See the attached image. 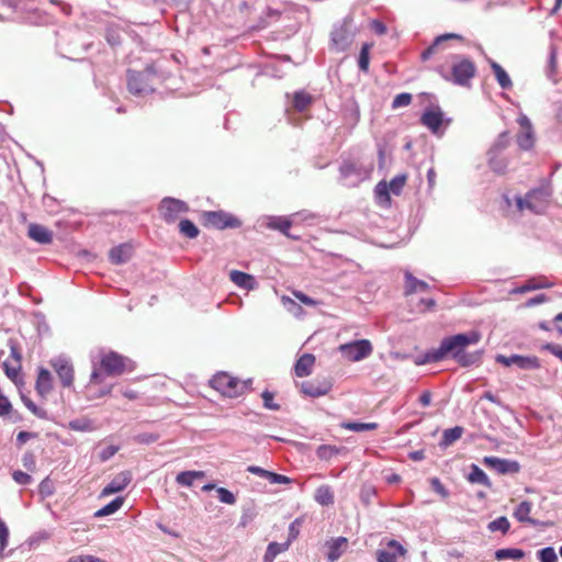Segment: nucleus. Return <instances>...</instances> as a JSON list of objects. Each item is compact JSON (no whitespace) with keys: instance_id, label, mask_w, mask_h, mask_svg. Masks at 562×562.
I'll return each mask as SVG.
<instances>
[{"instance_id":"1","label":"nucleus","mask_w":562,"mask_h":562,"mask_svg":"<svg viewBox=\"0 0 562 562\" xmlns=\"http://www.w3.org/2000/svg\"><path fill=\"white\" fill-rule=\"evenodd\" d=\"M135 362L116 351L108 350L100 353L99 363L91 372L89 384L87 385L88 398L94 400L106 396L111 393L112 386L101 390L99 393L92 392L94 385L101 384L104 376H121L135 370Z\"/></svg>"},{"instance_id":"31","label":"nucleus","mask_w":562,"mask_h":562,"mask_svg":"<svg viewBox=\"0 0 562 562\" xmlns=\"http://www.w3.org/2000/svg\"><path fill=\"white\" fill-rule=\"evenodd\" d=\"M205 476L203 471H183L176 476V482L182 486H192L195 479Z\"/></svg>"},{"instance_id":"25","label":"nucleus","mask_w":562,"mask_h":562,"mask_svg":"<svg viewBox=\"0 0 562 562\" xmlns=\"http://www.w3.org/2000/svg\"><path fill=\"white\" fill-rule=\"evenodd\" d=\"M405 280H406V285H405V294L406 295H411L418 291L424 292V291H427L429 288V285L425 281L416 279L411 272L405 273Z\"/></svg>"},{"instance_id":"18","label":"nucleus","mask_w":562,"mask_h":562,"mask_svg":"<svg viewBox=\"0 0 562 562\" xmlns=\"http://www.w3.org/2000/svg\"><path fill=\"white\" fill-rule=\"evenodd\" d=\"M27 236L40 244H50L53 241V233L48 228L40 224H30Z\"/></svg>"},{"instance_id":"15","label":"nucleus","mask_w":562,"mask_h":562,"mask_svg":"<svg viewBox=\"0 0 562 562\" xmlns=\"http://www.w3.org/2000/svg\"><path fill=\"white\" fill-rule=\"evenodd\" d=\"M53 368L60 379L63 386L69 387L72 385L75 371L74 367L68 361L58 359L53 362Z\"/></svg>"},{"instance_id":"26","label":"nucleus","mask_w":562,"mask_h":562,"mask_svg":"<svg viewBox=\"0 0 562 562\" xmlns=\"http://www.w3.org/2000/svg\"><path fill=\"white\" fill-rule=\"evenodd\" d=\"M229 278H231L232 282H234L236 285H238L243 289H247V290L254 289V283H255L254 277L246 272L238 271V270H232L229 273Z\"/></svg>"},{"instance_id":"43","label":"nucleus","mask_w":562,"mask_h":562,"mask_svg":"<svg viewBox=\"0 0 562 562\" xmlns=\"http://www.w3.org/2000/svg\"><path fill=\"white\" fill-rule=\"evenodd\" d=\"M281 302H282L283 306L286 307L288 311L293 313L294 315L303 314V308L301 307V305H299L291 297L283 295V296H281Z\"/></svg>"},{"instance_id":"33","label":"nucleus","mask_w":562,"mask_h":562,"mask_svg":"<svg viewBox=\"0 0 562 562\" xmlns=\"http://www.w3.org/2000/svg\"><path fill=\"white\" fill-rule=\"evenodd\" d=\"M124 503L123 497H116L112 502H110L108 505L103 506L99 510L95 512V517H104L114 514L117 512Z\"/></svg>"},{"instance_id":"54","label":"nucleus","mask_w":562,"mask_h":562,"mask_svg":"<svg viewBox=\"0 0 562 562\" xmlns=\"http://www.w3.org/2000/svg\"><path fill=\"white\" fill-rule=\"evenodd\" d=\"M430 484L432 490L441 495L443 498H447L449 496L448 490L443 486V484L440 482L438 477L430 479Z\"/></svg>"},{"instance_id":"49","label":"nucleus","mask_w":562,"mask_h":562,"mask_svg":"<svg viewBox=\"0 0 562 562\" xmlns=\"http://www.w3.org/2000/svg\"><path fill=\"white\" fill-rule=\"evenodd\" d=\"M9 528L4 520L0 519V555H2L3 550L8 546L9 541Z\"/></svg>"},{"instance_id":"48","label":"nucleus","mask_w":562,"mask_h":562,"mask_svg":"<svg viewBox=\"0 0 562 562\" xmlns=\"http://www.w3.org/2000/svg\"><path fill=\"white\" fill-rule=\"evenodd\" d=\"M412 102V94L407 92H403L397 94L392 102V108L397 109L402 106H407Z\"/></svg>"},{"instance_id":"22","label":"nucleus","mask_w":562,"mask_h":562,"mask_svg":"<svg viewBox=\"0 0 562 562\" xmlns=\"http://www.w3.org/2000/svg\"><path fill=\"white\" fill-rule=\"evenodd\" d=\"M532 503L529 501L521 502L514 512V517L520 522H528L536 526L537 520L530 517Z\"/></svg>"},{"instance_id":"42","label":"nucleus","mask_w":562,"mask_h":562,"mask_svg":"<svg viewBox=\"0 0 562 562\" xmlns=\"http://www.w3.org/2000/svg\"><path fill=\"white\" fill-rule=\"evenodd\" d=\"M510 528V524L508 519L504 516L496 518L495 520L488 524L490 531H502L506 533Z\"/></svg>"},{"instance_id":"9","label":"nucleus","mask_w":562,"mask_h":562,"mask_svg":"<svg viewBox=\"0 0 562 562\" xmlns=\"http://www.w3.org/2000/svg\"><path fill=\"white\" fill-rule=\"evenodd\" d=\"M331 381L326 378H315L300 384L301 392L311 397L324 396L331 390Z\"/></svg>"},{"instance_id":"13","label":"nucleus","mask_w":562,"mask_h":562,"mask_svg":"<svg viewBox=\"0 0 562 562\" xmlns=\"http://www.w3.org/2000/svg\"><path fill=\"white\" fill-rule=\"evenodd\" d=\"M449 40L464 42V37L457 33H446V34L439 35L435 38L434 43L422 53V55H420L422 59L427 60L432 55H435L438 52H440L441 49H443L445 43Z\"/></svg>"},{"instance_id":"21","label":"nucleus","mask_w":562,"mask_h":562,"mask_svg":"<svg viewBox=\"0 0 562 562\" xmlns=\"http://www.w3.org/2000/svg\"><path fill=\"white\" fill-rule=\"evenodd\" d=\"M348 546V539L345 537H338L328 543L327 559L329 562L338 560Z\"/></svg>"},{"instance_id":"61","label":"nucleus","mask_w":562,"mask_h":562,"mask_svg":"<svg viewBox=\"0 0 562 562\" xmlns=\"http://www.w3.org/2000/svg\"><path fill=\"white\" fill-rule=\"evenodd\" d=\"M370 27L378 34L384 35L387 32V27L385 24L379 20H372L370 22Z\"/></svg>"},{"instance_id":"19","label":"nucleus","mask_w":562,"mask_h":562,"mask_svg":"<svg viewBox=\"0 0 562 562\" xmlns=\"http://www.w3.org/2000/svg\"><path fill=\"white\" fill-rule=\"evenodd\" d=\"M315 363V357L312 353L302 355L295 362L294 372L299 378L307 376L312 373Z\"/></svg>"},{"instance_id":"8","label":"nucleus","mask_w":562,"mask_h":562,"mask_svg":"<svg viewBox=\"0 0 562 562\" xmlns=\"http://www.w3.org/2000/svg\"><path fill=\"white\" fill-rule=\"evenodd\" d=\"M339 350L349 361H360L371 355L372 346L369 340L361 339L340 345Z\"/></svg>"},{"instance_id":"52","label":"nucleus","mask_w":562,"mask_h":562,"mask_svg":"<svg viewBox=\"0 0 562 562\" xmlns=\"http://www.w3.org/2000/svg\"><path fill=\"white\" fill-rule=\"evenodd\" d=\"M292 294L294 295L295 299H297L301 303L307 305V306H316L318 305V302L312 297H310L308 295H306L305 293L301 292V291H297V290H292Z\"/></svg>"},{"instance_id":"40","label":"nucleus","mask_w":562,"mask_h":562,"mask_svg":"<svg viewBox=\"0 0 562 562\" xmlns=\"http://www.w3.org/2000/svg\"><path fill=\"white\" fill-rule=\"evenodd\" d=\"M127 87L130 92L139 94L144 91V87H147V85L144 82L143 77L138 74L128 78Z\"/></svg>"},{"instance_id":"12","label":"nucleus","mask_w":562,"mask_h":562,"mask_svg":"<svg viewBox=\"0 0 562 562\" xmlns=\"http://www.w3.org/2000/svg\"><path fill=\"white\" fill-rule=\"evenodd\" d=\"M407 550L396 540H390L385 549L376 551L378 562H396L398 557L406 555Z\"/></svg>"},{"instance_id":"14","label":"nucleus","mask_w":562,"mask_h":562,"mask_svg":"<svg viewBox=\"0 0 562 562\" xmlns=\"http://www.w3.org/2000/svg\"><path fill=\"white\" fill-rule=\"evenodd\" d=\"M443 122V113L439 108L428 109L420 117V123L429 128L432 133H437Z\"/></svg>"},{"instance_id":"23","label":"nucleus","mask_w":562,"mask_h":562,"mask_svg":"<svg viewBox=\"0 0 562 562\" xmlns=\"http://www.w3.org/2000/svg\"><path fill=\"white\" fill-rule=\"evenodd\" d=\"M497 360L499 362H503L506 366H510V364L515 363L522 369L538 367V360L536 358H527V357H521V356H513L510 358H505L503 356H499L497 358Z\"/></svg>"},{"instance_id":"55","label":"nucleus","mask_w":562,"mask_h":562,"mask_svg":"<svg viewBox=\"0 0 562 562\" xmlns=\"http://www.w3.org/2000/svg\"><path fill=\"white\" fill-rule=\"evenodd\" d=\"M358 169L355 162L352 161H345L340 167V173L347 178L351 175L357 173Z\"/></svg>"},{"instance_id":"53","label":"nucleus","mask_w":562,"mask_h":562,"mask_svg":"<svg viewBox=\"0 0 562 562\" xmlns=\"http://www.w3.org/2000/svg\"><path fill=\"white\" fill-rule=\"evenodd\" d=\"M547 286H550V285L546 284V283H537L535 280H530L526 284H524L520 288L516 289V292L517 293H525V292H528V291H532V290L541 289V288H547Z\"/></svg>"},{"instance_id":"45","label":"nucleus","mask_w":562,"mask_h":562,"mask_svg":"<svg viewBox=\"0 0 562 562\" xmlns=\"http://www.w3.org/2000/svg\"><path fill=\"white\" fill-rule=\"evenodd\" d=\"M316 453L319 459L328 460L338 453V449L335 446L323 445L317 448Z\"/></svg>"},{"instance_id":"63","label":"nucleus","mask_w":562,"mask_h":562,"mask_svg":"<svg viewBox=\"0 0 562 562\" xmlns=\"http://www.w3.org/2000/svg\"><path fill=\"white\" fill-rule=\"evenodd\" d=\"M431 402V393L429 391H424L419 396V403L422 406L427 407Z\"/></svg>"},{"instance_id":"38","label":"nucleus","mask_w":562,"mask_h":562,"mask_svg":"<svg viewBox=\"0 0 562 562\" xmlns=\"http://www.w3.org/2000/svg\"><path fill=\"white\" fill-rule=\"evenodd\" d=\"M268 226L270 228H273V229H278L280 231L281 233H283L284 235L286 236H291L290 233H289V229L291 228L292 226V223L291 221H289L288 218L285 217H276V218H272L269 223H268Z\"/></svg>"},{"instance_id":"57","label":"nucleus","mask_w":562,"mask_h":562,"mask_svg":"<svg viewBox=\"0 0 562 562\" xmlns=\"http://www.w3.org/2000/svg\"><path fill=\"white\" fill-rule=\"evenodd\" d=\"M158 439H159V436L157 434H149V432L139 434L136 437L137 442L145 443V445L153 443V442L157 441Z\"/></svg>"},{"instance_id":"3","label":"nucleus","mask_w":562,"mask_h":562,"mask_svg":"<svg viewBox=\"0 0 562 562\" xmlns=\"http://www.w3.org/2000/svg\"><path fill=\"white\" fill-rule=\"evenodd\" d=\"M252 380H239L227 372H218L210 380V385L223 396L235 398L250 391Z\"/></svg>"},{"instance_id":"16","label":"nucleus","mask_w":562,"mask_h":562,"mask_svg":"<svg viewBox=\"0 0 562 562\" xmlns=\"http://www.w3.org/2000/svg\"><path fill=\"white\" fill-rule=\"evenodd\" d=\"M132 476L130 472L119 473L106 486L103 487L101 496H109L123 491L130 483Z\"/></svg>"},{"instance_id":"56","label":"nucleus","mask_w":562,"mask_h":562,"mask_svg":"<svg viewBox=\"0 0 562 562\" xmlns=\"http://www.w3.org/2000/svg\"><path fill=\"white\" fill-rule=\"evenodd\" d=\"M267 480L272 484H289L291 482L290 477L274 472H269Z\"/></svg>"},{"instance_id":"58","label":"nucleus","mask_w":562,"mask_h":562,"mask_svg":"<svg viewBox=\"0 0 562 562\" xmlns=\"http://www.w3.org/2000/svg\"><path fill=\"white\" fill-rule=\"evenodd\" d=\"M375 193L379 198H384L386 201H390V190L385 181H381L378 183L375 188Z\"/></svg>"},{"instance_id":"59","label":"nucleus","mask_w":562,"mask_h":562,"mask_svg":"<svg viewBox=\"0 0 562 562\" xmlns=\"http://www.w3.org/2000/svg\"><path fill=\"white\" fill-rule=\"evenodd\" d=\"M119 451V447L116 446H108L99 454L101 461H106L112 458Z\"/></svg>"},{"instance_id":"34","label":"nucleus","mask_w":562,"mask_h":562,"mask_svg":"<svg viewBox=\"0 0 562 562\" xmlns=\"http://www.w3.org/2000/svg\"><path fill=\"white\" fill-rule=\"evenodd\" d=\"M373 47V43H364L361 47L358 66L361 71L367 72L370 64V49Z\"/></svg>"},{"instance_id":"50","label":"nucleus","mask_w":562,"mask_h":562,"mask_svg":"<svg viewBox=\"0 0 562 562\" xmlns=\"http://www.w3.org/2000/svg\"><path fill=\"white\" fill-rule=\"evenodd\" d=\"M3 368H4L5 374L9 379H11L12 381H15L18 379L20 370H21L20 362L15 363L14 366H11L9 362L5 361V362H3Z\"/></svg>"},{"instance_id":"2","label":"nucleus","mask_w":562,"mask_h":562,"mask_svg":"<svg viewBox=\"0 0 562 562\" xmlns=\"http://www.w3.org/2000/svg\"><path fill=\"white\" fill-rule=\"evenodd\" d=\"M479 336L476 334H472V336H468L465 334H458L448 338H445L439 348L427 352L425 355V359L422 363L426 362H438L442 360L448 355H452L453 358H458L459 355L463 351V349L470 345L477 342Z\"/></svg>"},{"instance_id":"64","label":"nucleus","mask_w":562,"mask_h":562,"mask_svg":"<svg viewBox=\"0 0 562 562\" xmlns=\"http://www.w3.org/2000/svg\"><path fill=\"white\" fill-rule=\"evenodd\" d=\"M547 349L550 350V352L552 355H554L562 361V346L561 345H548Z\"/></svg>"},{"instance_id":"32","label":"nucleus","mask_w":562,"mask_h":562,"mask_svg":"<svg viewBox=\"0 0 562 562\" xmlns=\"http://www.w3.org/2000/svg\"><path fill=\"white\" fill-rule=\"evenodd\" d=\"M289 549V542L285 543H278V542H271L269 543L266 553L263 555V561L273 562L276 557L280 554L281 552H284Z\"/></svg>"},{"instance_id":"47","label":"nucleus","mask_w":562,"mask_h":562,"mask_svg":"<svg viewBox=\"0 0 562 562\" xmlns=\"http://www.w3.org/2000/svg\"><path fill=\"white\" fill-rule=\"evenodd\" d=\"M540 562H558V557L553 548L547 547L538 552Z\"/></svg>"},{"instance_id":"37","label":"nucleus","mask_w":562,"mask_h":562,"mask_svg":"<svg viewBox=\"0 0 562 562\" xmlns=\"http://www.w3.org/2000/svg\"><path fill=\"white\" fill-rule=\"evenodd\" d=\"M179 231L183 236L190 239L198 237L200 233L199 228L190 220H181L179 223Z\"/></svg>"},{"instance_id":"6","label":"nucleus","mask_w":562,"mask_h":562,"mask_svg":"<svg viewBox=\"0 0 562 562\" xmlns=\"http://www.w3.org/2000/svg\"><path fill=\"white\" fill-rule=\"evenodd\" d=\"M476 75V66L468 57L457 56L451 66V80L459 86H469Z\"/></svg>"},{"instance_id":"20","label":"nucleus","mask_w":562,"mask_h":562,"mask_svg":"<svg viewBox=\"0 0 562 562\" xmlns=\"http://www.w3.org/2000/svg\"><path fill=\"white\" fill-rule=\"evenodd\" d=\"M132 257V246L128 244H121L113 247L109 252V259L113 265H121L126 262Z\"/></svg>"},{"instance_id":"41","label":"nucleus","mask_w":562,"mask_h":562,"mask_svg":"<svg viewBox=\"0 0 562 562\" xmlns=\"http://www.w3.org/2000/svg\"><path fill=\"white\" fill-rule=\"evenodd\" d=\"M342 428L345 429H348V430H351V431H368V430H374L378 428V424L376 423H355V422H349V423H344L341 425Z\"/></svg>"},{"instance_id":"44","label":"nucleus","mask_w":562,"mask_h":562,"mask_svg":"<svg viewBox=\"0 0 562 562\" xmlns=\"http://www.w3.org/2000/svg\"><path fill=\"white\" fill-rule=\"evenodd\" d=\"M261 397L263 401V406L267 409H270V411H279L280 409V405L274 402V393L266 390L262 392Z\"/></svg>"},{"instance_id":"30","label":"nucleus","mask_w":562,"mask_h":562,"mask_svg":"<svg viewBox=\"0 0 562 562\" xmlns=\"http://www.w3.org/2000/svg\"><path fill=\"white\" fill-rule=\"evenodd\" d=\"M468 480L471 483L482 484V485H484L486 487H491L492 486V483H491L488 476L476 464H472L471 465V472H470V474L468 476Z\"/></svg>"},{"instance_id":"24","label":"nucleus","mask_w":562,"mask_h":562,"mask_svg":"<svg viewBox=\"0 0 562 562\" xmlns=\"http://www.w3.org/2000/svg\"><path fill=\"white\" fill-rule=\"evenodd\" d=\"M52 390V375L47 369H41L36 380V391L45 396Z\"/></svg>"},{"instance_id":"29","label":"nucleus","mask_w":562,"mask_h":562,"mask_svg":"<svg viewBox=\"0 0 562 562\" xmlns=\"http://www.w3.org/2000/svg\"><path fill=\"white\" fill-rule=\"evenodd\" d=\"M314 498H315V501L318 504H321L323 506H328V505H333L334 504L335 496H334V492L330 488V486H328V485H321L315 491Z\"/></svg>"},{"instance_id":"36","label":"nucleus","mask_w":562,"mask_h":562,"mask_svg":"<svg viewBox=\"0 0 562 562\" xmlns=\"http://www.w3.org/2000/svg\"><path fill=\"white\" fill-rule=\"evenodd\" d=\"M525 557V553L520 549H499L495 552V559L501 561L505 559L520 560Z\"/></svg>"},{"instance_id":"28","label":"nucleus","mask_w":562,"mask_h":562,"mask_svg":"<svg viewBox=\"0 0 562 562\" xmlns=\"http://www.w3.org/2000/svg\"><path fill=\"white\" fill-rule=\"evenodd\" d=\"M292 103H293V108L296 111L303 112V111L307 110L311 106V104L313 103V97L304 90L296 91L293 94Z\"/></svg>"},{"instance_id":"7","label":"nucleus","mask_w":562,"mask_h":562,"mask_svg":"<svg viewBox=\"0 0 562 562\" xmlns=\"http://www.w3.org/2000/svg\"><path fill=\"white\" fill-rule=\"evenodd\" d=\"M158 211L165 222L171 223L189 212V205L175 198H165L161 200Z\"/></svg>"},{"instance_id":"35","label":"nucleus","mask_w":562,"mask_h":562,"mask_svg":"<svg viewBox=\"0 0 562 562\" xmlns=\"http://www.w3.org/2000/svg\"><path fill=\"white\" fill-rule=\"evenodd\" d=\"M462 435H463V428L461 426L448 428L442 434V443L445 446H450L454 441L460 439Z\"/></svg>"},{"instance_id":"11","label":"nucleus","mask_w":562,"mask_h":562,"mask_svg":"<svg viewBox=\"0 0 562 562\" xmlns=\"http://www.w3.org/2000/svg\"><path fill=\"white\" fill-rule=\"evenodd\" d=\"M519 133L517 134V144L520 149L529 150L535 145V133L529 119L526 115H521L518 119Z\"/></svg>"},{"instance_id":"62","label":"nucleus","mask_w":562,"mask_h":562,"mask_svg":"<svg viewBox=\"0 0 562 562\" xmlns=\"http://www.w3.org/2000/svg\"><path fill=\"white\" fill-rule=\"evenodd\" d=\"M247 471H248L249 473H252V474L259 475V476L265 477V479H268V474H269V472H270V471L265 470V469H262V468H260V467H257V465H249V467L247 468Z\"/></svg>"},{"instance_id":"60","label":"nucleus","mask_w":562,"mask_h":562,"mask_svg":"<svg viewBox=\"0 0 562 562\" xmlns=\"http://www.w3.org/2000/svg\"><path fill=\"white\" fill-rule=\"evenodd\" d=\"M13 480L18 483V484H21V485H26L30 483L31 481V476L23 472V471H15L13 473Z\"/></svg>"},{"instance_id":"5","label":"nucleus","mask_w":562,"mask_h":562,"mask_svg":"<svg viewBox=\"0 0 562 562\" xmlns=\"http://www.w3.org/2000/svg\"><path fill=\"white\" fill-rule=\"evenodd\" d=\"M201 223L207 228L225 229L238 228L241 221L224 211H205L201 214Z\"/></svg>"},{"instance_id":"17","label":"nucleus","mask_w":562,"mask_h":562,"mask_svg":"<svg viewBox=\"0 0 562 562\" xmlns=\"http://www.w3.org/2000/svg\"><path fill=\"white\" fill-rule=\"evenodd\" d=\"M331 42L336 50L344 52L352 43V34L347 26H340L331 33Z\"/></svg>"},{"instance_id":"27","label":"nucleus","mask_w":562,"mask_h":562,"mask_svg":"<svg viewBox=\"0 0 562 562\" xmlns=\"http://www.w3.org/2000/svg\"><path fill=\"white\" fill-rule=\"evenodd\" d=\"M490 66L493 70V74L498 82V85L503 88V89H509L512 88L513 86V82L508 76V74L506 72V70L499 65L497 64L496 61L494 60H491L490 61Z\"/></svg>"},{"instance_id":"46","label":"nucleus","mask_w":562,"mask_h":562,"mask_svg":"<svg viewBox=\"0 0 562 562\" xmlns=\"http://www.w3.org/2000/svg\"><path fill=\"white\" fill-rule=\"evenodd\" d=\"M216 493H217L218 499L222 503L228 504V505H233V504L236 503L235 495L231 491H228L227 488H225V487H217L216 488Z\"/></svg>"},{"instance_id":"10","label":"nucleus","mask_w":562,"mask_h":562,"mask_svg":"<svg viewBox=\"0 0 562 562\" xmlns=\"http://www.w3.org/2000/svg\"><path fill=\"white\" fill-rule=\"evenodd\" d=\"M483 463L502 475L516 474L520 471V464L515 460L501 459L497 457H484Z\"/></svg>"},{"instance_id":"39","label":"nucleus","mask_w":562,"mask_h":562,"mask_svg":"<svg viewBox=\"0 0 562 562\" xmlns=\"http://www.w3.org/2000/svg\"><path fill=\"white\" fill-rule=\"evenodd\" d=\"M406 181H407L406 173H401V175L395 176L390 181V183H387L390 192H392L395 195H398L402 192L403 188L405 187Z\"/></svg>"},{"instance_id":"51","label":"nucleus","mask_w":562,"mask_h":562,"mask_svg":"<svg viewBox=\"0 0 562 562\" xmlns=\"http://www.w3.org/2000/svg\"><path fill=\"white\" fill-rule=\"evenodd\" d=\"M301 519L296 518L294 521H292L289 526V538L288 541L289 544L297 538L300 535V527H301Z\"/></svg>"},{"instance_id":"4","label":"nucleus","mask_w":562,"mask_h":562,"mask_svg":"<svg viewBox=\"0 0 562 562\" xmlns=\"http://www.w3.org/2000/svg\"><path fill=\"white\" fill-rule=\"evenodd\" d=\"M551 195L552 189L550 184H546L530 190L525 198H517L516 204L519 211L527 209L533 213L541 214L548 207Z\"/></svg>"}]
</instances>
